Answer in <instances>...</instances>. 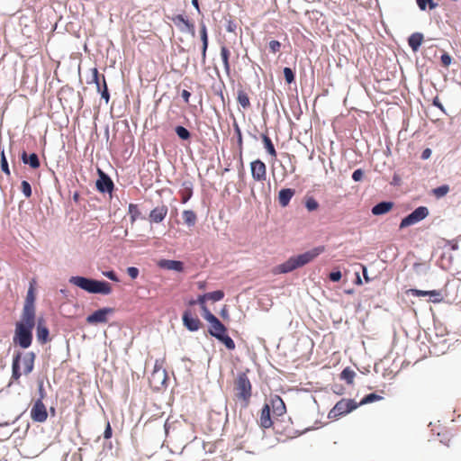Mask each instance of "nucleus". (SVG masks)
<instances>
[{
    "instance_id": "obj_50",
    "label": "nucleus",
    "mask_w": 461,
    "mask_h": 461,
    "mask_svg": "<svg viewBox=\"0 0 461 461\" xmlns=\"http://www.w3.org/2000/svg\"><path fill=\"white\" fill-rule=\"evenodd\" d=\"M329 277L333 282H339L341 279V272L340 271L331 272L330 274Z\"/></svg>"
},
{
    "instance_id": "obj_43",
    "label": "nucleus",
    "mask_w": 461,
    "mask_h": 461,
    "mask_svg": "<svg viewBox=\"0 0 461 461\" xmlns=\"http://www.w3.org/2000/svg\"><path fill=\"white\" fill-rule=\"evenodd\" d=\"M21 190L26 198L31 197L32 187H31V185L29 184V182H27L26 180L22 181Z\"/></svg>"
},
{
    "instance_id": "obj_42",
    "label": "nucleus",
    "mask_w": 461,
    "mask_h": 461,
    "mask_svg": "<svg viewBox=\"0 0 461 461\" xmlns=\"http://www.w3.org/2000/svg\"><path fill=\"white\" fill-rule=\"evenodd\" d=\"M448 191H449V186L447 185H440V186L433 189L432 192L435 196L439 198V197L446 195L448 193Z\"/></svg>"
},
{
    "instance_id": "obj_35",
    "label": "nucleus",
    "mask_w": 461,
    "mask_h": 461,
    "mask_svg": "<svg viewBox=\"0 0 461 461\" xmlns=\"http://www.w3.org/2000/svg\"><path fill=\"white\" fill-rule=\"evenodd\" d=\"M305 207L309 212L316 211L319 208V203L312 196L306 197Z\"/></svg>"
},
{
    "instance_id": "obj_19",
    "label": "nucleus",
    "mask_w": 461,
    "mask_h": 461,
    "mask_svg": "<svg viewBox=\"0 0 461 461\" xmlns=\"http://www.w3.org/2000/svg\"><path fill=\"white\" fill-rule=\"evenodd\" d=\"M158 266L160 268L174 270L176 272H182L184 270V264L178 260H171V259H161L158 261Z\"/></svg>"
},
{
    "instance_id": "obj_29",
    "label": "nucleus",
    "mask_w": 461,
    "mask_h": 461,
    "mask_svg": "<svg viewBox=\"0 0 461 461\" xmlns=\"http://www.w3.org/2000/svg\"><path fill=\"white\" fill-rule=\"evenodd\" d=\"M237 101L243 109H248L250 106L249 97L243 89H239L237 92Z\"/></svg>"
},
{
    "instance_id": "obj_18",
    "label": "nucleus",
    "mask_w": 461,
    "mask_h": 461,
    "mask_svg": "<svg viewBox=\"0 0 461 461\" xmlns=\"http://www.w3.org/2000/svg\"><path fill=\"white\" fill-rule=\"evenodd\" d=\"M269 405L270 409L272 408L273 410L274 415L276 417L284 415L286 411L285 404L283 399L278 395H275L271 398Z\"/></svg>"
},
{
    "instance_id": "obj_13",
    "label": "nucleus",
    "mask_w": 461,
    "mask_h": 461,
    "mask_svg": "<svg viewBox=\"0 0 461 461\" xmlns=\"http://www.w3.org/2000/svg\"><path fill=\"white\" fill-rule=\"evenodd\" d=\"M34 301H35L34 288H33L32 285L31 284L30 288L27 292L22 316H26L27 319H30V317L35 318Z\"/></svg>"
},
{
    "instance_id": "obj_38",
    "label": "nucleus",
    "mask_w": 461,
    "mask_h": 461,
    "mask_svg": "<svg viewBox=\"0 0 461 461\" xmlns=\"http://www.w3.org/2000/svg\"><path fill=\"white\" fill-rule=\"evenodd\" d=\"M206 296L208 300L218 302L224 297V293L221 290H217L214 292L207 293Z\"/></svg>"
},
{
    "instance_id": "obj_25",
    "label": "nucleus",
    "mask_w": 461,
    "mask_h": 461,
    "mask_svg": "<svg viewBox=\"0 0 461 461\" xmlns=\"http://www.w3.org/2000/svg\"><path fill=\"white\" fill-rule=\"evenodd\" d=\"M423 34L420 32L412 33L408 39V44L413 51H417L423 41Z\"/></svg>"
},
{
    "instance_id": "obj_48",
    "label": "nucleus",
    "mask_w": 461,
    "mask_h": 461,
    "mask_svg": "<svg viewBox=\"0 0 461 461\" xmlns=\"http://www.w3.org/2000/svg\"><path fill=\"white\" fill-rule=\"evenodd\" d=\"M127 274L132 278L135 279L139 276V269L135 267H130L127 268Z\"/></svg>"
},
{
    "instance_id": "obj_22",
    "label": "nucleus",
    "mask_w": 461,
    "mask_h": 461,
    "mask_svg": "<svg viewBox=\"0 0 461 461\" xmlns=\"http://www.w3.org/2000/svg\"><path fill=\"white\" fill-rule=\"evenodd\" d=\"M295 194V190L294 189H292V188H284V189H281L278 193V203L282 206V207H286L291 199L293 198V196Z\"/></svg>"
},
{
    "instance_id": "obj_14",
    "label": "nucleus",
    "mask_w": 461,
    "mask_h": 461,
    "mask_svg": "<svg viewBox=\"0 0 461 461\" xmlns=\"http://www.w3.org/2000/svg\"><path fill=\"white\" fill-rule=\"evenodd\" d=\"M114 185L108 175L101 169H98V179L96 181V188L100 193H112Z\"/></svg>"
},
{
    "instance_id": "obj_26",
    "label": "nucleus",
    "mask_w": 461,
    "mask_h": 461,
    "mask_svg": "<svg viewBox=\"0 0 461 461\" xmlns=\"http://www.w3.org/2000/svg\"><path fill=\"white\" fill-rule=\"evenodd\" d=\"M407 293H411L412 294L421 295V296L429 295L430 297H433V300H432L433 302H440L441 301V294H440V292H438L437 290L420 291V290L411 289V290L407 291Z\"/></svg>"
},
{
    "instance_id": "obj_31",
    "label": "nucleus",
    "mask_w": 461,
    "mask_h": 461,
    "mask_svg": "<svg viewBox=\"0 0 461 461\" xmlns=\"http://www.w3.org/2000/svg\"><path fill=\"white\" fill-rule=\"evenodd\" d=\"M356 373L349 367H346L340 374V378L347 384H352L354 382Z\"/></svg>"
},
{
    "instance_id": "obj_57",
    "label": "nucleus",
    "mask_w": 461,
    "mask_h": 461,
    "mask_svg": "<svg viewBox=\"0 0 461 461\" xmlns=\"http://www.w3.org/2000/svg\"><path fill=\"white\" fill-rule=\"evenodd\" d=\"M164 428H165V432L167 435L169 432V429L171 428V424L169 423L168 420H166Z\"/></svg>"
},
{
    "instance_id": "obj_41",
    "label": "nucleus",
    "mask_w": 461,
    "mask_h": 461,
    "mask_svg": "<svg viewBox=\"0 0 461 461\" xmlns=\"http://www.w3.org/2000/svg\"><path fill=\"white\" fill-rule=\"evenodd\" d=\"M200 37L202 45L209 44L207 28L204 23H200Z\"/></svg>"
},
{
    "instance_id": "obj_39",
    "label": "nucleus",
    "mask_w": 461,
    "mask_h": 461,
    "mask_svg": "<svg viewBox=\"0 0 461 461\" xmlns=\"http://www.w3.org/2000/svg\"><path fill=\"white\" fill-rule=\"evenodd\" d=\"M181 194V202L185 203L193 195V190L191 186H185L183 190L180 191Z\"/></svg>"
},
{
    "instance_id": "obj_21",
    "label": "nucleus",
    "mask_w": 461,
    "mask_h": 461,
    "mask_svg": "<svg viewBox=\"0 0 461 461\" xmlns=\"http://www.w3.org/2000/svg\"><path fill=\"white\" fill-rule=\"evenodd\" d=\"M259 424L264 429H268L273 425L270 415V405L268 403H266L261 410Z\"/></svg>"
},
{
    "instance_id": "obj_32",
    "label": "nucleus",
    "mask_w": 461,
    "mask_h": 461,
    "mask_svg": "<svg viewBox=\"0 0 461 461\" xmlns=\"http://www.w3.org/2000/svg\"><path fill=\"white\" fill-rule=\"evenodd\" d=\"M217 339L220 340L221 342H222L229 350L235 349V347H236L235 342L229 335L226 334V332L220 335L217 338Z\"/></svg>"
},
{
    "instance_id": "obj_12",
    "label": "nucleus",
    "mask_w": 461,
    "mask_h": 461,
    "mask_svg": "<svg viewBox=\"0 0 461 461\" xmlns=\"http://www.w3.org/2000/svg\"><path fill=\"white\" fill-rule=\"evenodd\" d=\"M114 312L113 308H102L86 317L88 324L95 325L98 323H106L108 321V315Z\"/></svg>"
},
{
    "instance_id": "obj_23",
    "label": "nucleus",
    "mask_w": 461,
    "mask_h": 461,
    "mask_svg": "<svg viewBox=\"0 0 461 461\" xmlns=\"http://www.w3.org/2000/svg\"><path fill=\"white\" fill-rule=\"evenodd\" d=\"M394 206V203L393 202H381L375 205L371 212L374 215H384L387 212H389Z\"/></svg>"
},
{
    "instance_id": "obj_7",
    "label": "nucleus",
    "mask_w": 461,
    "mask_h": 461,
    "mask_svg": "<svg viewBox=\"0 0 461 461\" xmlns=\"http://www.w3.org/2000/svg\"><path fill=\"white\" fill-rule=\"evenodd\" d=\"M359 404L355 400L343 398L335 404L329 416L332 418L342 416L356 410Z\"/></svg>"
},
{
    "instance_id": "obj_45",
    "label": "nucleus",
    "mask_w": 461,
    "mask_h": 461,
    "mask_svg": "<svg viewBox=\"0 0 461 461\" xmlns=\"http://www.w3.org/2000/svg\"><path fill=\"white\" fill-rule=\"evenodd\" d=\"M208 300L206 294L203 295H199L197 299V303L201 305L202 311H203V317H205V311H209L208 308L205 305V301Z\"/></svg>"
},
{
    "instance_id": "obj_62",
    "label": "nucleus",
    "mask_w": 461,
    "mask_h": 461,
    "mask_svg": "<svg viewBox=\"0 0 461 461\" xmlns=\"http://www.w3.org/2000/svg\"><path fill=\"white\" fill-rule=\"evenodd\" d=\"M78 197H79L78 194H77V193H76V194H74V195H73V199H74L75 201H77V200H78Z\"/></svg>"
},
{
    "instance_id": "obj_10",
    "label": "nucleus",
    "mask_w": 461,
    "mask_h": 461,
    "mask_svg": "<svg viewBox=\"0 0 461 461\" xmlns=\"http://www.w3.org/2000/svg\"><path fill=\"white\" fill-rule=\"evenodd\" d=\"M203 319L210 323L209 333L212 337L217 339L227 331L226 327L210 311H205V317Z\"/></svg>"
},
{
    "instance_id": "obj_8",
    "label": "nucleus",
    "mask_w": 461,
    "mask_h": 461,
    "mask_svg": "<svg viewBox=\"0 0 461 461\" xmlns=\"http://www.w3.org/2000/svg\"><path fill=\"white\" fill-rule=\"evenodd\" d=\"M91 73L92 80L89 81L88 84L95 83L97 92L100 93L101 97L105 101L106 104H108L110 100V95L104 75H100L96 68H93L91 69Z\"/></svg>"
},
{
    "instance_id": "obj_24",
    "label": "nucleus",
    "mask_w": 461,
    "mask_h": 461,
    "mask_svg": "<svg viewBox=\"0 0 461 461\" xmlns=\"http://www.w3.org/2000/svg\"><path fill=\"white\" fill-rule=\"evenodd\" d=\"M21 158L24 164H28L33 169H37L41 166L39 157L36 153H32L28 156L26 151H23L21 155Z\"/></svg>"
},
{
    "instance_id": "obj_64",
    "label": "nucleus",
    "mask_w": 461,
    "mask_h": 461,
    "mask_svg": "<svg viewBox=\"0 0 461 461\" xmlns=\"http://www.w3.org/2000/svg\"><path fill=\"white\" fill-rule=\"evenodd\" d=\"M403 228V219L402 220L401 223H400V229H402Z\"/></svg>"
},
{
    "instance_id": "obj_15",
    "label": "nucleus",
    "mask_w": 461,
    "mask_h": 461,
    "mask_svg": "<svg viewBox=\"0 0 461 461\" xmlns=\"http://www.w3.org/2000/svg\"><path fill=\"white\" fill-rule=\"evenodd\" d=\"M429 215V210L425 206L416 208L411 214L405 217V226L415 224Z\"/></svg>"
},
{
    "instance_id": "obj_9",
    "label": "nucleus",
    "mask_w": 461,
    "mask_h": 461,
    "mask_svg": "<svg viewBox=\"0 0 461 461\" xmlns=\"http://www.w3.org/2000/svg\"><path fill=\"white\" fill-rule=\"evenodd\" d=\"M167 18L175 24L177 30L184 33H189L192 36L195 35L194 23L183 14H174L167 16Z\"/></svg>"
},
{
    "instance_id": "obj_17",
    "label": "nucleus",
    "mask_w": 461,
    "mask_h": 461,
    "mask_svg": "<svg viewBox=\"0 0 461 461\" xmlns=\"http://www.w3.org/2000/svg\"><path fill=\"white\" fill-rule=\"evenodd\" d=\"M168 208L167 205L162 204L151 210L149 215L150 222L159 223L164 221L167 215Z\"/></svg>"
},
{
    "instance_id": "obj_30",
    "label": "nucleus",
    "mask_w": 461,
    "mask_h": 461,
    "mask_svg": "<svg viewBox=\"0 0 461 461\" xmlns=\"http://www.w3.org/2000/svg\"><path fill=\"white\" fill-rule=\"evenodd\" d=\"M183 220H184V222L189 226V227H193L195 225L196 223V221H197V216L195 214V212L192 210H185L183 212Z\"/></svg>"
},
{
    "instance_id": "obj_6",
    "label": "nucleus",
    "mask_w": 461,
    "mask_h": 461,
    "mask_svg": "<svg viewBox=\"0 0 461 461\" xmlns=\"http://www.w3.org/2000/svg\"><path fill=\"white\" fill-rule=\"evenodd\" d=\"M40 394L41 397L35 401L33 403L32 409H31V418L35 422H44L47 420L48 418V411L45 404L43 403L42 400L45 396L42 385L40 386Z\"/></svg>"
},
{
    "instance_id": "obj_40",
    "label": "nucleus",
    "mask_w": 461,
    "mask_h": 461,
    "mask_svg": "<svg viewBox=\"0 0 461 461\" xmlns=\"http://www.w3.org/2000/svg\"><path fill=\"white\" fill-rule=\"evenodd\" d=\"M0 163H1V169H2V171L6 176H9L11 175V172H10V169H9L8 162H7L6 158H5V150L4 149L1 151V160H0Z\"/></svg>"
},
{
    "instance_id": "obj_16",
    "label": "nucleus",
    "mask_w": 461,
    "mask_h": 461,
    "mask_svg": "<svg viewBox=\"0 0 461 461\" xmlns=\"http://www.w3.org/2000/svg\"><path fill=\"white\" fill-rule=\"evenodd\" d=\"M183 322L190 331H196L201 327V321L197 316H194L189 311H185L183 314Z\"/></svg>"
},
{
    "instance_id": "obj_56",
    "label": "nucleus",
    "mask_w": 461,
    "mask_h": 461,
    "mask_svg": "<svg viewBox=\"0 0 461 461\" xmlns=\"http://www.w3.org/2000/svg\"><path fill=\"white\" fill-rule=\"evenodd\" d=\"M430 155H431V149H429V148H427V149H425L422 151V153H421V155H420V158H421L422 159H428V158L430 157Z\"/></svg>"
},
{
    "instance_id": "obj_3",
    "label": "nucleus",
    "mask_w": 461,
    "mask_h": 461,
    "mask_svg": "<svg viewBox=\"0 0 461 461\" xmlns=\"http://www.w3.org/2000/svg\"><path fill=\"white\" fill-rule=\"evenodd\" d=\"M69 283L91 294H110L112 285L105 281H98L84 276H71Z\"/></svg>"
},
{
    "instance_id": "obj_54",
    "label": "nucleus",
    "mask_w": 461,
    "mask_h": 461,
    "mask_svg": "<svg viewBox=\"0 0 461 461\" xmlns=\"http://www.w3.org/2000/svg\"><path fill=\"white\" fill-rule=\"evenodd\" d=\"M181 96H182V98L184 99V101H185L186 104H188V103H189V98H190V96H191V94H190V92H189V91H187V90L184 89V90L182 91V93H181Z\"/></svg>"
},
{
    "instance_id": "obj_4",
    "label": "nucleus",
    "mask_w": 461,
    "mask_h": 461,
    "mask_svg": "<svg viewBox=\"0 0 461 461\" xmlns=\"http://www.w3.org/2000/svg\"><path fill=\"white\" fill-rule=\"evenodd\" d=\"M34 325V317H30V319H27L26 316H22L21 321L17 322L15 325L14 342L18 344L23 348H29L32 341V330Z\"/></svg>"
},
{
    "instance_id": "obj_63",
    "label": "nucleus",
    "mask_w": 461,
    "mask_h": 461,
    "mask_svg": "<svg viewBox=\"0 0 461 461\" xmlns=\"http://www.w3.org/2000/svg\"><path fill=\"white\" fill-rule=\"evenodd\" d=\"M357 284H361V283H362V282H361V279H360V277H359L358 276H357Z\"/></svg>"
},
{
    "instance_id": "obj_2",
    "label": "nucleus",
    "mask_w": 461,
    "mask_h": 461,
    "mask_svg": "<svg viewBox=\"0 0 461 461\" xmlns=\"http://www.w3.org/2000/svg\"><path fill=\"white\" fill-rule=\"evenodd\" d=\"M325 250L323 246L316 247L309 251L303 254L291 257L285 262L278 265L276 267L275 273L285 274L292 272L293 270L303 267L306 264L312 262L315 258L321 255Z\"/></svg>"
},
{
    "instance_id": "obj_52",
    "label": "nucleus",
    "mask_w": 461,
    "mask_h": 461,
    "mask_svg": "<svg viewBox=\"0 0 461 461\" xmlns=\"http://www.w3.org/2000/svg\"><path fill=\"white\" fill-rule=\"evenodd\" d=\"M235 125V131L238 135V143H239V146L240 148L241 149L242 147V134H241V131L239 127V125L237 123L234 124Z\"/></svg>"
},
{
    "instance_id": "obj_34",
    "label": "nucleus",
    "mask_w": 461,
    "mask_h": 461,
    "mask_svg": "<svg viewBox=\"0 0 461 461\" xmlns=\"http://www.w3.org/2000/svg\"><path fill=\"white\" fill-rule=\"evenodd\" d=\"M382 397L376 393H369L366 395L357 404L364 405L381 400Z\"/></svg>"
},
{
    "instance_id": "obj_46",
    "label": "nucleus",
    "mask_w": 461,
    "mask_h": 461,
    "mask_svg": "<svg viewBox=\"0 0 461 461\" xmlns=\"http://www.w3.org/2000/svg\"><path fill=\"white\" fill-rule=\"evenodd\" d=\"M281 49V43L276 41V40H273L269 42V50L272 53H276L280 50Z\"/></svg>"
},
{
    "instance_id": "obj_5",
    "label": "nucleus",
    "mask_w": 461,
    "mask_h": 461,
    "mask_svg": "<svg viewBox=\"0 0 461 461\" xmlns=\"http://www.w3.org/2000/svg\"><path fill=\"white\" fill-rule=\"evenodd\" d=\"M234 392L236 398L241 402L244 407H247L252 395V385L245 373H240L235 379Z\"/></svg>"
},
{
    "instance_id": "obj_58",
    "label": "nucleus",
    "mask_w": 461,
    "mask_h": 461,
    "mask_svg": "<svg viewBox=\"0 0 461 461\" xmlns=\"http://www.w3.org/2000/svg\"><path fill=\"white\" fill-rule=\"evenodd\" d=\"M192 4L194 6V8L197 10L198 13H200V7L198 0H192Z\"/></svg>"
},
{
    "instance_id": "obj_28",
    "label": "nucleus",
    "mask_w": 461,
    "mask_h": 461,
    "mask_svg": "<svg viewBox=\"0 0 461 461\" xmlns=\"http://www.w3.org/2000/svg\"><path fill=\"white\" fill-rule=\"evenodd\" d=\"M230 55V52L229 49L226 46H221V57L222 62H223L224 70L228 76L230 74V61H229Z\"/></svg>"
},
{
    "instance_id": "obj_51",
    "label": "nucleus",
    "mask_w": 461,
    "mask_h": 461,
    "mask_svg": "<svg viewBox=\"0 0 461 461\" xmlns=\"http://www.w3.org/2000/svg\"><path fill=\"white\" fill-rule=\"evenodd\" d=\"M112 434H113V431H112V428H111L110 422L107 421L106 427H105V429H104V438L105 439H109V438H112Z\"/></svg>"
},
{
    "instance_id": "obj_61",
    "label": "nucleus",
    "mask_w": 461,
    "mask_h": 461,
    "mask_svg": "<svg viewBox=\"0 0 461 461\" xmlns=\"http://www.w3.org/2000/svg\"><path fill=\"white\" fill-rule=\"evenodd\" d=\"M227 310L224 308L221 310V315L224 318L225 316H227Z\"/></svg>"
},
{
    "instance_id": "obj_49",
    "label": "nucleus",
    "mask_w": 461,
    "mask_h": 461,
    "mask_svg": "<svg viewBox=\"0 0 461 461\" xmlns=\"http://www.w3.org/2000/svg\"><path fill=\"white\" fill-rule=\"evenodd\" d=\"M363 176H364L363 171L361 169H357L353 172L352 178L354 181L357 182V181L362 180Z\"/></svg>"
},
{
    "instance_id": "obj_27",
    "label": "nucleus",
    "mask_w": 461,
    "mask_h": 461,
    "mask_svg": "<svg viewBox=\"0 0 461 461\" xmlns=\"http://www.w3.org/2000/svg\"><path fill=\"white\" fill-rule=\"evenodd\" d=\"M261 139H262V141H263V144H264V147L265 149H267V153L272 157V158H276L277 154H276V150L275 149V146L271 140V139L268 137L267 134H261Z\"/></svg>"
},
{
    "instance_id": "obj_47",
    "label": "nucleus",
    "mask_w": 461,
    "mask_h": 461,
    "mask_svg": "<svg viewBox=\"0 0 461 461\" xmlns=\"http://www.w3.org/2000/svg\"><path fill=\"white\" fill-rule=\"evenodd\" d=\"M440 60H441V64L445 67V68H447L451 61H452V58L449 54L447 53H444L441 55V58H440Z\"/></svg>"
},
{
    "instance_id": "obj_11",
    "label": "nucleus",
    "mask_w": 461,
    "mask_h": 461,
    "mask_svg": "<svg viewBox=\"0 0 461 461\" xmlns=\"http://www.w3.org/2000/svg\"><path fill=\"white\" fill-rule=\"evenodd\" d=\"M250 171L254 181L263 183L267 180V166L262 160H253L250 163Z\"/></svg>"
},
{
    "instance_id": "obj_59",
    "label": "nucleus",
    "mask_w": 461,
    "mask_h": 461,
    "mask_svg": "<svg viewBox=\"0 0 461 461\" xmlns=\"http://www.w3.org/2000/svg\"><path fill=\"white\" fill-rule=\"evenodd\" d=\"M198 288L201 290L205 289V282H199L198 283Z\"/></svg>"
},
{
    "instance_id": "obj_20",
    "label": "nucleus",
    "mask_w": 461,
    "mask_h": 461,
    "mask_svg": "<svg viewBox=\"0 0 461 461\" xmlns=\"http://www.w3.org/2000/svg\"><path fill=\"white\" fill-rule=\"evenodd\" d=\"M49 329L46 326L45 320L40 318L37 321V339L41 344L49 340Z\"/></svg>"
},
{
    "instance_id": "obj_44",
    "label": "nucleus",
    "mask_w": 461,
    "mask_h": 461,
    "mask_svg": "<svg viewBox=\"0 0 461 461\" xmlns=\"http://www.w3.org/2000/svg\"><path fill=\"white\" fill-rule=\"evenodd\" d=\"M284 76L285 79L288 84H291L294 81V74L293 70L290 68H284Z\"/></svg>"
},
{
    "instance_id": "obj_1",
    "label": "nucleus",
    "mask_w": 461,
    "mask_h": 461,
    "mask_svg": "<svg viewBox=\"0 0 461 461\" xmlns=\"http://www.w3.org/2000/svg\"><path fill=\"white\" fill-rule=\"evenodd\" d=\"M35 354L28 352L23 356L22 352H15L12 361V375L8 383V386L13 384L19 385L21 384V376L28 375L34 369Z\"/></svg>"
},
{
    "instance_id": "obj_55",
    "label": "nucleus",
    "mask_w": 461,
    "mask_h": 461,
    "mask_svg": "<svg viewBox=\"0 0 461 461\" xmlns=\"http://www.w3.org/2000/svg\"><path fill=\"white\" fill-rule=\"evenodd\" d=\"M208 44L202 45V62L204 64L206 61Z\"/></svg>"
},
{
    "instance_id": "obj_53",
    "label": "nucleus",
    "mask_w": 461,
    "mask_h": 461,
    "mask_svg": "<svg viewBox=\"0 0 461 461\" xmlns=\"http://www.w3.org/2000/svg\"><path fill=\"white\" fill-rule=\"evenodd\" d=\"M104 276H105L106 277H108L109 279H111L113 281H115V282L119 281L116 274L113 271L104 272Z\"/></svg>"
},
{
    "instance_id": "obj_33",
    "label": "nucleus",
    "mask_w": 461,
    "mask_h": 461,
    "mask_svg": "<svg viewBox=\"0 0 461 461\" xmlns=\"http://www.w3.org/2000/svg\"><path fill=\"white\" fill-rule=\"evenodd\" d=\"M419 8L422 11H425L427 7L429 10L435 9L437 7V4L434 3L433 0H416Z\"/></svg>"
},
{
    "instance_id": "obj_36",
    "label": "nucleus",
    "mask_w": 461,
    "mask_h": 461,
    "mask_svg": "<svg viewBox=\"0 0 461 461\" xmlns=\"http://www.w3.org/2000/svg\"><path fill=\"white\" fill-rule=\"evenodd\" d=\"M129 214H130L131 222H134L138 219V217L140 215V212L137 204L130 203Z\"/></svg>"
},
{
    "instance_id": "obj_60",
    "label": "nucleus",
    "mask_w": 461,
    "mask_h": 461,
    "mask_svg": "<svg viewBox=\"0 0 461 461\" xmlns=\"http://www.w3.org/2000/svg\"><path fill=\"white\" fill-rule=\"evenodd\" d=\"M433 104H434L436 106L439 107L440 109H442V108H443V107H442V104L438 101V99H435V100L433 101Z\"/></svg>"
},
{
    "instance_id": "obj_37",
    "label": "nucleus",
    "mask_w": 461,
    "mask_h": 461,
    "mask_svg": "<svg viewBox=\"0 0 461 461\" xmlns=\"http://www.w3.org/2000/svg\"><path fill=\"white\" fill-rule=\"evenodd\" d=\"M175 131L181 140H186L191 137L189 131L183 126H176Z\"/></svg>"
}]
</instances>
